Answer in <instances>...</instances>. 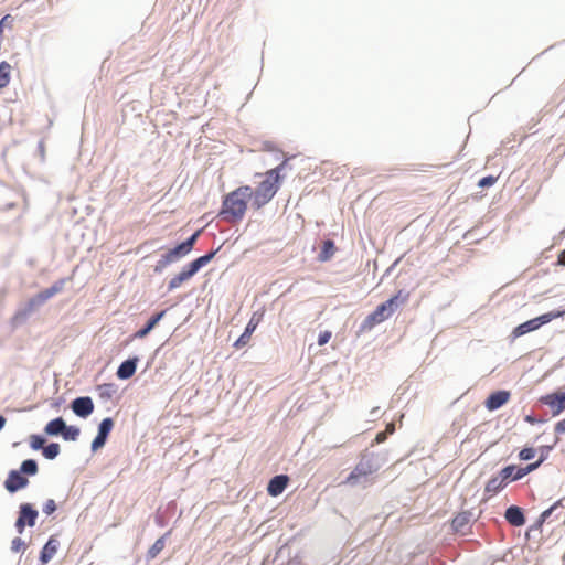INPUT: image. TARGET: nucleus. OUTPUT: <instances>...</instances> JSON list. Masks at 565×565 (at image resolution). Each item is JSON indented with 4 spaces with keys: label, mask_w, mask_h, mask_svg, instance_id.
I'll use <instances>...</instances> for the list:
<instances>
[{
    "label": "nucleus",
    "mask_w": 565,
    "mask_h": 565,
    "mask_svg": "<svg viewBox=\"0 0 565 565\" xmlns=\"http://www.w3.org/2000/svg\"><path fill=\"white\" fill-rule=\"evenodd\" d=\"M480 232V227L476 226V227H472L470 230H468L465 234H463V239H467L469 241L470 243H478L480 242L482 238H484V235L479 233Z\"/></svg>",
    "instance_id": "39"
},
{
    "label": "nucleus",
    "mask_w": 565,
    "mask_h": 565,
    "mask_svg": "<svg viewBox=\"0 0 565 565\" xmlns=\"http://www.w3.org/2000/svg\"><path fill=\"white\" fill-rule=\"evenodd\" d=\"M38 151L40 152L41 157L44 158V142H43V140H40L38 142Z\"/></svg>",
    "instance_id": "57"
},
{
    "label": "nucleus",
    "mask_w": 565,
    "mask_h": 565,
    "mask_svg": "<svg viewBox=\"0 0 565 565\" xmlns=\"http://www.w3.org/2000/svg\"><path fill=\"white\" fill-rule=\"evenodd\" d=\"M501 477L504 478L508 484L523 479V473L520 465L510 463L500 469Z\"/></svg>",
    "instance_id": "27"
},
{
    "label": "nucleus",
    "mask_w": 565,
    "mask_h": 565,
    "mask_svg": "<svg viewBox=\"0 0 565 565\" xmlns=\"http://www.w3.org/2000/svg\"><path fill=\"white\" fill-rule=\"evenodd\" d=\"M394 313L390 308L383 302L379 303L373 311H371L364 320L360 323L355 334L356 337L362 335L363 333L370 332L377 324L384 322L390 319Z\"/></svg>",
    "instance_id": "7"
},
{
    "label": "nucleus",
    "mask_w": 565,
    "mask_h": 565,
    "mask_svg": "<svg viewBox=\"0 0 565 565\" xmlns=\"http://www.w3.org/2000/svg\"><path fill=\"white\" fill-rule=\"evenodd\" d=\"M554 510L555 508L552 504L550 508L541 512L535 522L532 525H530L525 532V536L527 540L531 539V532H537L539 534H542L543 524L552 515Z\"/></svg>",
    "instance_id": "28"
},
{
    "label": "nucleus",
    "mask_w": 565,
    "mask_h": 565,
    "mask_svg": "<svg viewBox=\"0 0 565 565\" xmlns=\"http://www.w3.org/2000/svg\"><path fill=\"white\" fill-rule=\"evenodd\" d=\"M17 518L22 519L29 527H33L36 524L39 511L33 503L22 502L19 505Z\"/></svg>",
    "instance_id": "21"
},
{
    "label": "nucleus",
    "mask_w": 565,
    "mask_h": 565,
    "mask_svg": "<svg viewBox=\"0 0 565 565\" xmlns=\"http://www.w3.org/2000/svg\"><path fill=\"white\" fill-rule=\"evenodd\" d=\"M265 311L263 309L253 312L250 319L244 328L243 333L233 343L235 349H242L248 343L252 334L255 332L258 324L263 321Z\"/></svg>",
    "instance_id": "9"
},
{
    "label": "nucleus",
    "mask_w": 565,
    "mask_h": 565,
    "mask_svg": "<svg viewBox=\"0 0 565 565\" xmlns=\"http://www.w3.org/2000/svg\"><path fill=\"white\" fill-rule=\"evenodd\" d=\"M263 150H264V151H267V152H278V153H280V152H281V150H280V149H278V147L276 146V143H275V142H273V141H269V140L265 141V142L263 143Z\"/></svg>",
    "instance_id": "48"
},
{
    "label": "nucleus",
    "mask_w": 565,
    "mask_h": 565,
    "mask_svg": "<svg viewBox=\"0 0 565 565\" xmlns=\"http://www.w3.org/2000/svg\"><path fill=\"white\" fill-rule=\"evenodd\" d=\"M379 412H380V408L379 407H374V408L371 409L370 415L372 417H376L379 415Z\"/></svg>",
    "instance_id": "59"
},
{
    "label": "nucleus",
    "mask_w": 565,
    "mask_h": 565,
    "mask_svg": "<svg viewBox=\"0 0 565 565\" xmlns=\"http://www.w3.org/2000/svg\"><path fill=\"white\" fill-rule=\"evenodd\" d=\"M565 316V308L563 309H554L548 312H544L540 316H536L534 318H531L524 322L519 323L515 326L511 333L510 339L511 341H514L515 339L523 337L530 332H534L542 328L543 326L552 322L555 319L562 318Z\"/></svg>",
    "instance_id": "3"
},
{
    "label": "nucleus",
    "mask_w": 565,
    "mask_h": 565,
    "mask_svg": "<svg viewBox=\"0 0 565 565\" xmlns=\"http://www.w3.org/2000/svg\"><path fill=\"white\" fill-rule=\"evenodd\" d=\"M471 511H461L455 514L450 520V529L454 533L465 534L462 531L465 526H467L471 522L472 518Z\"/></svg>",
    "instance_id": "24"
},
{
    "label": "nucleus",
    "mask_w": 565,
    "mask_h": 565,
    "mask_svg": "<svg viewBox=\"0 0 565 565\" xmlns=\"http://www.w3.org/2000/svg\"><path fill=\"white\" fill-rule=\"evenodd\" d=\"M296 156L295 154H288L284 158V160L276 166L275 168L268 170L265 173V177L276 183L277 185L281 186L285 175L282 174V171L288 167V163L290 160H292Z\"/></svg>",
    "instance_id": "23"
},
{
    "label": "nucleus",
    "mask_w": 565,
    "mask_h": 565,
    "mask_svg": "<svg viewBox=\"0 0 565 565\" xmlns=\"http://www.w3.org/2000/svg\"><path fill=\"white\" fill-rule=\"evenodd\" d=\"M60 545L61 543L57 535H51L40 550L39 562L42 563V565L50 563L57 553Z\"/></svg>",
    "instance_id": "19"
},
{
    "label": "nucleus",
    "mask_w": 565,
    "mask_h": 565,
    "mask_svg": "<svg viewBox=\"0 0 565 565\" xmlns=\"http://www.w3.org/2000/svg\"><path fill=\"white\" fill-rule=\"evenodd\" d=\"M397 263H398V260H395V262H394V263H393V264H392V265H391V266L385 270V273H384V274H383V276H382V279H383L384 277H387V276H390V275L392 274V271L395 269V266L397 265Z\"/></svg>",
    "instance_id": "53"
},
{
    "label": "nucleus",
    "mask_w": 565,
    "mask_h": 565,
    "mask_svg": "<svg viewBox=\"0 0 565 565\" xmlns=\"http://www.w3.org/2000/svg\"><path fill=\"white\" fill-rule=\"evenodd\" d=\"M383 466V459L379 454L373 451H363L360 456L359 462L345 477L343 484L356 486L362 479L377 472Z\"/></svg>",
    "instance_id": "2"
},
{
    "label": "nucleus",
    "mask_w": 565,
    "mask_h": 565,
    "mask_svg": "<svg viewBox=\"0 0 565 565\" xmlns=\"http://www.w3.org/2000/svg\"><path fill=\"white\" fill-rule=\"evenodd\" d=\"M221 248L222 246L220 245L217 248L209 250L205 254L192 259L191 262H189V264L198 274L203 267H205L213 260V258L216 256Z\"/></svg>",
    "instance_id": "29"
},
{
    "label": "nucleus",
    "mask_w": 565,
    "mask_h": 565,
    "mask_svg": "<svg viewBox=\"0 0 565 565\" xmlns=\"http://www.w3.org/2000/svg\"><path fill=\"white\" fill-rule=\"evenodd\" d=\"M75 416L87 419L95 411V404L90 396L83 395L73 398L68 405Z\"/></svg>",
    "instance_id": "11"
},
{
    "label": "nucleus",
    "mask_w": 565,
    "mask_h": 565,
    "mask_svg": "<svg viewBox=\"0 0 565 565\" xmlns=\"http://www.w3.org/2000/svg\"><path fill=\"white\" fill-rule=\"evenodd\" d=\"M50 436L44 431L29 436V447L33 451H41L46 460H55L61 454V445L56 441L47 443Z\"/></svg>",
    "instance_id": "5"
},
{
    "label": "nucleus",
    "mask_w": 565,
    "mask_h": 565,
    "mask_svg": "<svg viewBox=\"0 0 565 565\" xmlns=\"http://www.w3.org/2000/svg\"><path fill=\"white\" fill-rule=\"evenodd\" d=\"M13 22V17L11 14H6L0 19V40H3V31L7 26L11 28Z\"/></svg>",
    "instance_id": "42"
},
{
    "label": "nucleus",
    "mask_w": 565,
    "mask_h": 565,
    "mask_svg": "<svg viewBox=\"0 0 565 565\" xmlns=\"http://www.w3.org/2000/svg\"><path fill=\"white\" fill-rule=\"evenodd\" d=\"M57 510V504L53 499H47L42 507V511L46 515H52Z\"/></svg>",
    "instance_id": "43"
},
{
    "label": "nucleus",
    "mask_w": 565,
    "mask_h": 565,
    "mask_svg": "<svg viewBox=\"0 0 565 565\" xmlns=\"http://www.w3.org/2000/svg\"><path fill=\"white\" fill-rule=\"evenodd\" d=\"M337 250V246L333 239L327 238L321 242L320 250L318 253L317 259L321 263L329 262Z\"/></svg>",
    "instance_id": "30"
},
{
    "label": "nucleus",
    "mask_w": 565,
    "mask_h": 565,
    "mask_svg": "<svg viewBox=\"0 0 565 565\" xmlns=\"http://www.w3.org/2000/svg\"><path fill=\"white\" fill-rule=\"evenodd\" d=\"M68 280L70 278L67 277L57 279L50 287L35 294L36 300L44 305L52 297L61 292Z\"/></svg>",
    "instance_id": "22"
},
{
    "label": "nucleus",
    "mask_w": 565,
    "mask_h": 565,
    "mask_svg": "<svg viewBox=\"0 0 565 565\" xmlns=\"http://www.w3.org/2000/svg\"><path fill=\"white\" fill-rule=\"evenodd\" d=\"M537 454V450L533 446H524L518 454V459L520 461H530L532 460Z\"/></svg>",
    "instance_id": "37"
},
{
    "label": "nucleus",
    "mask_w": 565,
    "mask_h": 565,
    "mask_svg": "<svg viewBox=\"0 0 565 565\" xmlns=\"http://www.w3.org/2000/svg\"><path fill=\"white\" fill-rule=\"evenodd\" d=\"M556 443H557V439L555 440V443L553 445H542L539 448H536V450L539 452L537 461L543 465L548 459V456H550L551 451L554 449Z\"/></svg>",
    "instance_id": "38"
},
{
    "label": "nucleus",
    "mask_w": 565,
    "mask_h": 565,
    "mask_svg": "<svg viewBox=\"0 0 565 565\" xmlns=\"http://www.w3.org/2000/svg\"><path fill=\"white\" fill-rule=\"evenodd\" d=\"M250 195V185H241L224 194L216 217L232 223L242 222L248 209Z\"/></svg>",
    "instance_id": "1"
},
{
    "label": "nucleus",
    "mask_w": 565,
    "mask_h": 565,
    "mask_svg": "<svg viewBox=\"0 0 565 565\" xmlns=\"http://www.w3.org/2000/svg\"><path fill=\"white\" fill-rule=\"evenodd\" d=\"M29 478L18 469H11L3 482V487L10 494H14L29 486Z\"/></svg>",
    "instance_id": "12"
},
{
    "label": "nucleus",
    "mask_w": 565,
    "mask_h": 565,
    "mask_svg": "<svg viewBox=\"0 0 565 565\" xmlns=\"http://www.w3.org/2000/svg\"><path fill=\"white\" fill-rule=\"evenodd\" d=\"M555 391L561 395V397L565 402V386L563 388H561V390H555Z\"/></svg>",
    "instance_id": "60"
},
{
    "label": "nucleus",
    "mask_w": 565,
    "mask_h": 565,
    "mask_svg": "<svg viewBox=\"0 0 565 565\" xmlns=\"http://www.w3.org/2000/svg\"><path fill=\"white\" fill-rule=\"evenodd\" d=\"M51 438L61 437L64 441H77L81 436V427L68 425L62 416L50 419L43 430Z\"/></svg>",
    "instance_id": "4"
},
{
    "label": "nucleus",
    "mask_w": 565,
    "mask_h": 565,
    "mask_svg": "<svg viewBox=\"0 0 565 565\" xmlns=\"http://www.w3.org/2000/svg\"><path fill=\"white\" fill-rule=\"evenodd\" d=\"M140 358L138 355H130L124 360L116 370V376L120 381L130 380L137 371Z\"/></svg>",
    "instance_id": "15"
},
{
    "label": "nucleus",
    "mask_w": 565,
    "mask_h": 565,
    "mask_svg": "<svg viewBox=\"0 0 565 565\" xmlns=\"http://www.w3.org/2000/svg\"><path fill=\"white\" fill-rule=\"evenodd\" d=\"M118 385L115 383H102L96 386V391L98 393V397L103 402L109 401L114 394L117 392Z\"/></svg>",
    "instance_id": "33"
},
{
    "label": "nucleus",
    "mask_w": 565,
    "mask_h": 565,
    "mask_svg": "<svg viewBox=\"0 0 565 565\" xmlns=\"http://www.w3.org/2000/svg\"><path fill=\"white\" fill-rule=\"evenodd\" d=\"M508 486L504 478L501 477L500 470L491 476L488 482L484 486V495H494L502 491Z\"/></svg>",
    "instance_id": "25"
},
{
    "label": "nucleus",
    "mask_w": 565,
    "mask_h": 565,
    "mask_svg": "<svg viewBox=\"0 0 565 565\" xmlns=\"http://www.w3.org/2000/svg\"><path fill=\"white\" fill-rule=\"evenodd\" d=\"M332 337V332L329 330L320 331L318 334L317 343L318 345L322 347L327 344Z\"/></svg>",
    "instance_id": "46"
},
{
    "label": "nucleus",
    "mask_w": 565,
    "mask_h": 565,
    "mask_svg": "<svg viewBox=\"0 0 565 565\" xmlns=\"http://www.w3.org/2000/svg\"><path fill=\"white\" fill-rule=\"evenodd\" d=\"M64 402H65V398H64V397H58V398H56V399L51 404V406H52L53 408H60V407H61V405H62Z\"/></svg>",
    "instance_id": "55"
},
{
    "label": "nucleus",
    "mask_w": 565,
    "mask_h": 565,
    "mask_svg": "<svg viewBox=\"0 0 565 565\" xmlns=\"http://www.w3.org/2000/svg\"><path fill=\"white\" fill-rule=\"evenodd\" d=\"M409 298V291L405 290V289H399L397 290L395 294H393L390 298H387L384 303L386 305L387 308L391 309V311L393 313L396 312V310L402 306L404 305L405 302H407Z\"/></svg>",
    "instance_id": "26"
},
{
    "label": "nucleus",
    "mask_w": 565,
    "mask_h": 565,
    "mask_svg": "<svg viewBox=\"0 0 565 565\" xmlns=\"http://www.w3.org/2000/svg\"><path fill=\"white\" fill-rule=\"evenodd\" d=\"M114 427L115 419L113 417H105L97 425V435L109 439Z\"/></svg>",
    "instance_id": "35"
},
{
    "label": "nucleus",
    "mask_w": 565,
    "mask_h": 565,
    "mask_svg": "<svg viewBox=\"0 0 565 565\" xmlns=\"http://www.w3.org/2000/svg\"><path fill=\"white\" fill-rule=\"evenodd\" d=\"M171 530L167 531L164 534H162L160 537H158L154 543L148 548L146 553V561L149 562L151 559H154L159 553L164 548L166 541L170 536Z\"/></svg>",
    "instance_id": "32"
},
{
    "label": "nucleus",
    "mask_w": 565,
    "mask_h": 565,
    "mask_svg": "<svg viewBox=\"0 0 565 565\" xmlns=\"http://www.w3.org/2000/svg\"><path fill=\"white\" fill-rule=\"evenodd\" d=\"M184 254L180 250V248L174 245L170 248H167L159 257L157 263L153 266V273L157 275H161L166 268L169 266L179 263L184 258Z\"/></svg>",
    "instance_id": "8"
},
{
    "label": "nucleus",
    "mask_w": 565,
    "mask_h": 565,
    "mask_svg": "<svg viewBox=\"0 0 565 565\" xmlns=\"http://www.w3.org/2000/svg\"><path fill=\"white\" fill-rule=\"evenodd\" d=\"M387 429H388V434H393V431L395 430L394 425L390 424Z\"/></svg>",
    "instance_id": "61"
},
{
    "label": "nucleus",
    "mask_w": 565,
    "mask_h": 565,
    "mask_svg": "<svg viewBox=\"0 0 565 565\" xmlns=\"http://www.w3.org/2000/svg\"><path fill=\"white\" fill-rule=\"evenodd\" d=\"M539 403L548 406L553 417L561 415L565 411V402L556 391L541 395Z\"/></svg>",
    "instance_id": "14"
},
{
    "label": "nucleus",
    "mask_w": 565,
    "mask_h": 565,
    "mask_svg": "<svg viewBox=\"0 0 565 565\" xmlns=\"http://www.w3.org/2000/svg\"><path fill=\"white\" fill-rule=\"evenodd\" d=\"M497 181H498V177L488 174V175L480 178L477 185L480 189H488V188L493 186Z\"/></svg>",
    "instance_id": "41"
},
{
    "label": "nucleus",
    "mask_w": 565,
    "mask_h": 565,
    "mask_svg": "<svg viewBox=\"0 0 565 565\" xmlns=\"http://www.w3.org/2000/svg\"><path fill=\"white\" fill-rule=\"evenodd\" d=\"M107 441H108V439H106L105 437L98 436L96 434V436L93 438V440L90 443V452L92 454L98 452L100 449H103L105 447Z\"/></svg>",
    "instance_id": "40"
},
{
    "label": "nucleus",
    "mask_w": 565,
    "mask_h": 565,
    "mask_svg": "<svg viewBox=\"0 0 565 565\" xmlns=\"http://www.w3.org/2000/svg\"><path fill=\"white\" fill-rule=\"evenodd\" d=\"M28 526V524L22 521V519H15V522H14V529L17 531V533L19 534H23L25 527Z\"/></svg>",
    "instance_id": "49"
},
{
    "label": "nucleus",
    "mask_w": 565,
    "mask_h": 565,
    "mask_svg": "<svg viewBox=\"0 0 565 565\" xmlns=\"http://www.w3.org/2000/svg\"><path fill=\"white\" fill-rule=\"evenodd\" d=\"M168 309H162L160 311H156L152 313L148 320L143 323L141 328H139L132 335V339H143L146 338L163 319Z\"/></svg>",
    "instance_id": "17"
},
{
    "label": "nucleus",
    "mask_w": 565,
    "mask_h": 565,
    "mask_svg": "<svg viewBox=\"0 0 565 565\" xmlns=\"http://www.w3.org/2000/svg\"><path fill=\"white\" fill-rule=\"evenodd\" d=\"M196 275L189 263L182 266L181 270L175 274L167 284V292H171L180 288L184 282L189 281Z\"/></svg>",
    "instance_id": "16"
},
{
    "label": "nucleus",
    "mask_w": 565,
    "mask_h": 565,
    "mask_svg": "<svg viewBox=\"0 0 565 565\" xmlns=\"http://www.w3.org/2000/svg\"><path fill=\"white\" fill-rule=\"evenodd\" d=\"M11 79V65L7 61L0 62V89L7 87Z\"/></svg>",
    "instance_id": "36"
},
{
    "label": "nucleus",
    "mask_w": 565,
    "mask_h": 565,
    "mask_svg": "<svg viewBox=\"0 0 565 565\" xmlns=\"http://www.w3.org/2000/svg\"><path fill=\"white\" fill-rule=\"evenodd\" d=\"M202 232H203V228H198L185 239L178 242L175 244L180 248V250L184 254L185 257L194 249V246L198 243V239H199L200 235L202 234Z\"/></svg>",
    "instance_id": "31"
},
{
    "label": "nucleus",
    "mask_w": 565,
    "mask_h": 565,
    "mask_svg": "<svg viewBox=\"0 0 565 565\" xmlns=\"http://www.w3.org/2000/svg\"><path fill=\"white\" fill-rule=\"evenodd\" d=\"M6 423H7V418L4 415L0 414V431L3 429V427L6 426Z\"/></svg>",
    "instance_id": "58"
},
{
    "label": "nucleus",
    "mask_w": 565,
    "mask_h": 565,
    "mask_svg": "<svg viewBox=\"0 0 565 565\" xmlns=\"http://www.w3.org/2000/svg\"><path fill=\"white\" fill-rule=\"evenodd\" d=\"M504 519L510 525L515 527H521L526 523L524 509L516 504H511L505 509Z\"/></svg>",
    "instance_id": "20"
},
{
    "label": "nucleus",
    "mask_w": 565,
    "mask_h": 565,
    "mask_svg": "<svg viewBox=\"0 0 565 565\" xmlns=\"http://www.w3.org/2000/svg\"><path fill=\"white\" fill-rule=\"evenodd\" d=\"M18 470L28 478L34 477L39 472V463L35 459L28 458L20 463Z\"/></svg>",
    "instance_id": "34"
},
{
    "label": "nucleus",
    "mask_w": 565,
    "mask_h": 565,
    "mask_svg": "<svg viewBox=\"0 0 565 565\" xmlns=\"http://www.w3.org/2000/svg\"><path fill=\"white\" fill-rule=\"evenodd\" d=\"M286 565H302V561L300 557L298 556H295L292 558H290Z\"/></svg>",
    "instance_id": "54"
},
{
    "label": "nucleus",
    "mask_w": 565,
    "mask_h": 565,
    "mask_svg": "<svg viewBox=\"0 0 565 565\" xmlns=\"http://www.w3.org/2000/svg\"><path fill=\"white\" fill-rule=\"evenodd\" d=\"M290 478L286 473H279L271 477L267 483L268 495L276 498L284 493L289 484Z\"/></svg>",
    "instance_id": "18"
},
{
    "label": "nucleus",
    "mask_w": 565,
    "mask_h": 565,
    "mask_svg": "<svg viewBox=\"0 0 565 565\" xmlns=\"http://www.w3.org/2000/svg\"><path fill=\"white\" fill-rule=\"evenodd\" d=\"M26 547V543L21 537L17 536L11 541V551L13 553H19L20 551Z\"/></svg>",
    "instance_id": "44"
},
{
    "label": "nucleus",
    "mask_w": 565,
    "mask_h": 565,
    "mask_svg": "<svg viewBox=\"0 0 565 565\" xmlns=\"http://www.w3.org/2000/svg\"><path fill=\"white\" fill-rule=\"evenodd\" d=\"M542 466V463H540L537 461V459L535 461H532V462H529L527 465L525 466H521V469H522V473H523V477L527 476L529 473L535 471L536 469H539L540 467Z\"/></svg>",
    "instance_id": "45"
},
{
    "label": "nucleus",
    "mask_w": 565,
    "mask_h": 565,
    "mask_svg": "<svg viewBox=\"0 0 565 565\" xmlns=\"http://www.w3.org/2000/svg\"><path fill=\"white\" fill-rule=\"evenodd\" d=\"M279 189V185L265 177V179L258 183L255 190L252 188V207L254 210L264 207L274 199Z\"/></svg>",
    "instance_id": "6"
},
{
    "label": "nucleus",
    "mask_w": 565,
    "mask_h": 565,
    "mask_svg": "<svg viewBox=\"0 0 565 565\" xmlns=\"http://www.w3.org/2000/svg\"><path fill=\"white\" fill-rule=\"evenodd\" d=\"M524 422H526L531 425H542V424H545L547 422V419L536 417L535 415H533L531 413V414H527L524 416Z\"/></svg>",
    "instance_id": "47"
},
{
    "label": "nucleus",
    "mask_w": 565,
    "mask_h": 565,
    "mask_svg": "<svg viewBox=\"0 0 565 565\" xmlns=\"http://www.w3.org/2000/svg\"><path fill=\"white\" fill-rule=\"evenodd\" d=\"M41 306L42 303L36 300L35 295L29 298V300L23 303L12 316L10 320L12 328L15 329L23 326L28 321L31 313Z\"/></svg>",
    "instance_id": "10"
},
{
    "label": "nucleus",
    "mask_w": 565,
    "mask_h": 565,
    "mask_svg": "<svg viewBox=\"0 0 565 565\" xmlns=\"http://www.w3.org/2000/svg\"><path fill=\"white\" fill-rule=\"evenodd\" d=\"M556 265L565 267V249L558 254Z\"/></svg>",
    "instance_id": "52"
},
{
    "label": "nucleus",
    "mask_w": 565,
    "mask_h": 565,
    "mask_svg": "<svg viewBox=\"0 0 565 565\" xmlns=\"http://www.w3.org/2000/svg\"><path fill=\"white\" fill-rule=\"evenodd\" d=\"M553 507L555 508V510H556L558 507L565 508V495H564L562 499H559V500L555 501V502L553 503Z\"/></svg>",
    "instance_id": "56"
},
{
    "label": "nucleus",
    "mask_w": 565,
    "mask_h": 565,
    "mask_svg": "<svg viewBox=\"0 0 565 565\" xmlns=\"http://www.w3.org/2000/svg\"><path fill=\"white\" fill-rule=\"evenodd\" d=\"M511 397V392L508 390L492 391L483 402L486 409L494 412L503 407Z\"/></svg>",
    "instance_id": "13"
},
{
    "label": "nucleus",
    "mask_w": 565,
    "mask_h": 565,
    "mask_svg": "<svg viewBox=\"0 0 565 565\" xmlns=\"http://www.w3.org/2000/svg\"><path fill=\"white\" fill-rule=\"evenodd\" d=\"M554 431L557 435L565 434V418L558 420L554 426Z\"/></svg>",
    "instance_id": "50"
},
{
    "label": "nucleus",
    "mask_w": 565,
    "mask_h": 565,
    "mask_svg": "<svg viewBox=\"0 0 565 565\" xmlns=\"http://www.w3.org/2000/svg\"><path fill=\"white\" fill-rule=\"evenodd\" d=\"M386 437H387V433L380 431V433L376 434L374 441L377 443V444L384 443Z\"/></svg>",
    "instance_id": "51"
}]
</instances>
